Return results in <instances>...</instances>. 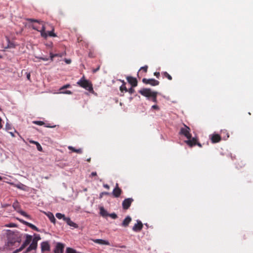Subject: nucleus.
Masks as SVG:
<instances>
[{
    "label": "nucleus",
    "mask_w": 253,
    "mask_h": 253,
    "mask_svg": "<svg viewBox=\"0 0 253 253\" xmlns=\"http://www.w3.org/2000/svg\"><path fill=\"white\" fill-rule=\"evenodd\" d=\"M120 91H121V92H123L124 91H125V92H127V88L126 87V85H125V84H122V85L120 87Z\"/></svg>",
    "instance_id": "nucleus-31"
},
{
    "label": "nucleus",
    "mask_w": 253,
    "mask_h": 253,
    "mask_svg": "<svg viewBox=\"0 0 253 253\" xmlns=\"http://www.w3.org/2000/svg\"><path fill=\"white\" fill-rule=\"evenodd\" d=\"M134 87H131L130 88L127 89V92H128L130 94H133L135 92V90L133 88Z\"/></svg>",
    "instance_id": "nucleus-38"
},
{
    "label": "nucleus",
    "mask_w": 253,
    "mask_h": 253,
    "mask_svg": "<svg viewBox=\"0 0 253 253\" xmlns=\"http://www.w3.org/2000/svg\"><path fill=\"white\" fill-rule=\"evenodd\" d=\"M87 162H90V161H91V158H88L87 160H86Z\"/></svg>",
    "instance_id": "nucleus-56"
},
{
    "label": "nucleus",
    "mask_w": 253,
    "mask_h": 253,
    "mask_svg": "<svg viewBox=\"0 0 253 253\" xmlns=\"http://www.w3.org/2000/svg\"><path fill=\"white\" fill-rule=\"evenodd\" d=\"M30 73H28L27 74V78L28 80H30Z\"/></svg>",
    "instance_id": "nucleus-50"
},
{
    "label": "nucleus",
    "mask_w": 253,
    "mask_h": 253,
    "mask_svg": "<svg viewBox=\"0 0 253 253\" xmlns=\"http://www.w3.org/2000/svg\"><path fill=\"white\" fill-rule=\"evenodd\" d=\"M229 137V133L227 132V130H222V139L226 140Z\"/></svg>",
    "instance_id": "nucleus-27"
},
{
    "label": "nucleus",
    "mask_w": 253,
    "mask_h": 253,
    "mask_svg": "<svg viewBox=\"0 0 253 253\" xmlns=\"http://www.w3.org/2000/svg\"><path fill=\"white\" fill-rule=\"evenodd\" d=\"M41 59L44 61H47L48 60V59L46 58H41Z\"/></svg>",
    "instance_id": "nucleus-55"
},
{
    "label": "nucleus",
    "mask_w": 253,
    "mask_h": 253,
    "mask_svg": "<svg viewBox=\"0 0 253 253\" xmlns=\"http://www.w3.org/2000/svg\"><path fill=\"white\" fill-rule=\"evenodd\" d=\"M8 205H3V206H2V207H6V206H7Z\"/></svg>",
    "instance_id": "nucleus-60"
},
{
    "label": "nucleus",
    "mask_w": 253,
    "mask_h": 253,
    "mask_svg": "<svg viewBox=\"0 0 253 253\" xmlns=\"http://www.w3.org/2000/svg\"><path fill=\"white\" fill-rule=\"evenodd\" d=\"M32 251V249L29 247L27 248L24 253H28Z\"/></svg>",
    "instance_id": "nucleus-41"
},
{
    "label": "nucleus",
    "mask_w": 253,
    "mask_h": 253,
    "mask_svg": "<svg viewBox=\"0 0 253 253\" xmlns=\"http://www.w3.org/2000/svg\"><path fill=\"white\" fill-rule=\"evenodd\" d=\"M23 250V249L21 247H20V248H19V249H17L16 250H15L14 251L13 253H19V252L22 251Z\"/></svg>",
    "instance_id": "nucleus-39"
},
{
    "label": "nucleus",
    "mask_w": 253,
    "mask_h": 253,
    "mask_svg": "<svg viewBox=\"0 0 253 253\" xmlns=\"http://www.w3.org/2000/svg\"><path fill=\"white\" fill-rule=\"evenodd\" d=\"M108 216L111 217L113 219H116L118 217L117 215L115 213L109 214Z\"/></svg>",
    "instance_id": "nucleus-37"
},
{
    "label": "nucleus",
    "mask_w": 253,
    "mask_h": 253,
    "mask_svg": "<svg viewBox=\"0 0 253 253\" xmlns=\"http://www.w3.org/2000/svg\"><path fill=\"white\" fill-rule=\"evenodd\" d=\"M64 221H66L67 224L70 226L73 227L75 228H77L78 227V224L72 221L69 217L65 218Z\"/></svg>",
    "instance_id": "nucleus-17"
},
{
    "label": "nucleus",
    "mask_w": 253,
    "mask_h": 253,
    "mask_svg": "<svg viewBox=\"0 0 253 253\" xmlns=\"http://www.w3.org/2000/svg\"><path fill=\"white\" fill-rule=\"evenodd\" d=\"M46 215L47 216V217L49 219L50 221L52 223H53L54 224L55 223L56 219L55 218L53 214V213H52L51 212H48V213L46 214Z\"/></svg>",
    "instance_id": "nucleus-22"
},
{
    "label": "nucleus",
    "mask_w": 253,
    "mask_h": 253,
    "mask_svg": "<svg viewBox=\"0 0 253 253\" xmlns=\"http://www.w3.org/2000/svg\"><path fill=\"white\" fill-rule=\"evenodd\" d=\"M92 240L94 243L96 244L100 245H110V243L106 240H104L102 239H93Z\"/></svg>",
    "instance_id": "nucleus-18"
},
{
    "label": "nucleus",
    "mask_w": 253,
    "mask_h": 253,
    "mask_svg": "<svg viewBox=\"0 0 253 253\" xmlns=\"http://www.w3.org/2000/svg\"><path fill=\"white\" fill-rule=\"evenodd\" d=\"M7 46L5 47L6 48H14L15 47L14 43L13 42H10L8 38H7Z\"/></svg>",
    "instance_id": "nucleus-24"
},
{
    "label": "nucleus",
    "mask_w": 253,
    "mask_h": 253,
    "mask_svg": "<svg viewBox=\"0 0 253 253\" xmlns=\"http://www.w3.org/2000/svg\"><path fill=\"white\" fill-rule=\"evenodd\" d=\"M139 93L142 95L151 99L153 102L156 103L157 102V96L158 92L156 91H152L150 88H143L139 90Z\"/></svg>",
    "instance_id": "nucleus-2"
},
{
    "label": "nucleus",
    "mask_w": 253,
    "mask_h": 253,
    "mask_svg": "<svg viewBox=\"0 0 253 253\" xmlns=\"http://www.w3.org/2000/svg\"><path fill=\"white\" fill-rule=\"evenodd\" d=\"M20 185H22V184H19V185H16V187H17V188H18L21 189Z\"/></svg>",
    "instance_id": "nucleus-54"
},
{
    "label": "nucleus",
    "mask_w": 253,
    "mask_h": 253,
    "mask_svg": "<svg viewBox=\"0 0 253 253\" xmlns=\"http://www.w3.org/2000/svg\"><path fill=\"white\" fill-rule=\"evenodd\" d=\"M19 213H20L23 216L27 217V218L31 219V216L28 214L26 212L20 210L18 211Z\"/></svg>",
    "instance_id": "nucleus-28"
},
{
    "label": "nucleus",
    "mask_w": 253,
    "mask_h": 253,
    "mask_svg": "<svg viewBox=\"0 0 253 253\" xmlns=\"http://www.w3.org/2000/svg\"><path fill=\"white\" fill-rule=\"evenodd\" d=\"M32 251V249L29 247L27 248L24 253H28Z\"/></svg>",
    "instance_id": "nucleus-42"
},
{
    "label": "nucleus",
    "mask_w": 253,
    "mask_h": 253,
    "mask_svg": "<svg viewBox=\"0 0 253 253\" xmlns=\"http://www.w3.org/2000/svg\"><path fill=\"white\" fill-rule=\"evenodd\" d=\"M2 58V56L0 55V58Z\"/></svg>",
    "instance_id": "nucleus-64"
},
{
    "label": "nucleus",
    "mask_w": 253,
    "mask_h": 253,
    "mask_svg": "<svg viewBox=\"0 0 253 253\" xmlns=\"http://www.w3.org/2000/svg\"><path fill=\"white\" fill-rule=\"evenodd\" d=\"M33 123L34 124L38 125H39V126H42V125H43L44 124V123L43 122H42V121H34Z\"/></svg>",
    "instance_id": "nucleus-34"
},
{
    "label": "nucleus",
    "mask_w": 253,
    "mask_h": 253,
    "mask_svg": "<svg viewBox=\"0 0 253 253\" xmlns=\"http://www.w3.org/2000/svg\"><path fill=\"white\" fill-rule=\"evenodd\" d=\"M10 134L12 135V136H14L13 133L10 132Z\"/></svg>",
    "instance_id": "nucleus-58"
},
{
    "label": "nucleus",
    "mask_w": 253,
    "mask_h": 253,
    "mask_svg": "<svg viewBox=\"0 0 253 253\" xmlns=\"http://www.w3.org/2000/svg\"><path fill=\"white\" fill-rule=\"evenodd\" d=\"M190 131V128L185 125H184V127L180 128L179 134L185 136L187 138H191L192 135Z\"/></svg>",
    "instance_id": "nucleus-4"
},
{
    "label": "nucleus",
    "mask_w": 253,
    "mask_h": 253,
    "mask_svg": "<svg viewBox=\"0 0 253 253\" xmlns=\"http://www.w3.org/2000/svg\"><path fill=\"white\" fill-rule=\"evenodd\" d=\"M154 75L157 78H159L160 77V73L159 72H155L154 73Z\"/></svg>",
    "instance_id": "nucleus-46"
},
{
    "label": "nucleus",
    "mask_w": 253,
    "mask_h": 253,
    "mask_svg": "<svg viewBox=\"0 0 253 253\" xmlns=\"http://www.w3.org/2000/svg\"><path fill=\"white\" fill-rule=\"evenodd\" d=\"M8 243H9V244H12V243H11V242H8Z\"/></svg>",
    "instance_id": "nucleus-63"
},
{
    "label": "nucleus",
    "mask_w": 253,
    "mask_h": 253,
    "mask_svg": "<svg viewBox=\"0 0 253 253\" xmlns=\"http://www.w3.org/2000/svg\"><path fill=\"white\" fill-rule=\"evenodd\" d=\"M64 53H57V54H53L52 53H50V57L51 61H53V58L55 57H62L63 56Z\"/></svg>",
    "instance_id": "nucleus-25"
},
{
    "label": "nucleus",
    "mask_w": 253,
    "mask_h": 253,
    "mask_svg": "<svg viewBox=\"0 0 253 253\" xmlns=\"http://www.w3.org/2000/svg\"><path fill=\"white\" fill-rule=\"evenodd\" d=\"M152 108L154 109L159 110V107L157 105H153Z\"/></svg>",
    "instance_id": "nucleus-40"
},
{
    "label": "nucleus",
    "mask_w": 253,
    "mask_h": 253,
    "mask_svg": "<svg viewBox=\"0 0 253 253\" xmlns=\"http://www.w3.org/2000/svg\"><path fill=\"white\" fill-rule=\"evenodd\" d=\"M32 239V236L30 235H26V240L24 241L23 244L21 246L23 249L26 248V246H27L31 242Z\"/></svg>",
    "instance_id": "nucleus-15"
},
{
    "label": "nucleus",
    "mask_w": 253,
    "mask_h": 253,
    "mask_svg": "<svg viewBox=\"0 0 253 253\" xmlns=\"http://www.w3.org/2000/svg\"><path fill=\"white\" fill-rule=\"evenodd\" d=\"M56 217L60 219H63L64 220V218H67L65 216V215L63 214H62L61 213H57L56 214Z\"/></svg>",
    "instance_id": "nucleus-29"
},
{
    "label": "nucleus",
    "mask_w": 253,
    "mask_h": 253,
    "mask_svg": "<svg viewBox=\"0 0 253 253\" xmlns=\"http://www.w3.org/2000/svg\"><path fill=\"white\" fill-rule=\"evenodd\" d=\"M65 62L67 63V64H70L71 63V59H65Z\"/></svg>",
    "instance_id": "nucleus-44"
},
{
    "label": "nucleus",
    "mask_w": 253,
    "mask_h": 253,
    "mask_svg": "<svg viewBox=\"0 0 253 253\" xmlns=\"http://www.w3.org/2000/svg\"><path fill=\"white\" fill-rule=\"evenodd\" d=\"M162 75L164 78H166L170 81L172 80V77L167 72H162Z\"/></svg>",
    "instance_id": "nucleus-26"
},
{
    "label": "nucleus",
    "mask_w": 253,
    "mask_h": 253,
    "mask_svg": "<svg viewBox=\"0 0 253 253\" xmlns=\"http://www.w3.org/2000/svg\"><path fill=\"white\" fill-rule=\"evenodd\" d=\"M37 146V148L38 151L42 152V148L40 144L38 142L37 144H36Z\"/></svg>",
    "instance_id": "nucleus-35"
},
{
    "label": "nucleus",
    "mask_w": 253,
    "mask_h": 253,
    "mask_svg": "<svg viewBox=\"0 0 253 253\" xmlns=\"http://www.w3.org/2000/svg\"><path fill=\"white\" fill-rule=\"evenodd\" d=\"M88 56L90 58H94L95 57V54L93 51L90 50L88 52Z\"/></svg>",
    "instance_id": "nucleus-33"
},
{
    "label": "nucleus",
    "mask_w": 253,
    "mask_h": 253,
    "mask_svg": "<svg viewBox=\"0 0 253 253\" xmlns=\"http://www.w3.org/2000/svg\"><path fill=\"white\" fill-rule=\"evenodd\" d=\"M2 179V177L0 176V180H1Z\"/></svg>",
    "instance_id": "nucleus-62"
},
{
    "label": "nucleus",
    "mask_w": 253,
    "mask_h": 253,
    "mask_svg": "<svg viewBox=\"0 0 253 253\" xmlns=\"http://www.w3.org/2000/svg\"><path fill=\"white\" fill-rule=\"evenodd\" d=\"M70 87H71V85L69 84H67L66 85H63V86H62L60 88V89H59L60 92L61 93H64V94H71L72 93V92L70 90L63 91V89H66V88H69Z\"/></svg>",
    "instance_id": "nucleus-16"
},
{
    "label": "nucleus",
    "mask_w": 253,
    "mask_h": 253,
    "mask_svg": "<svg viewBox=\"0 0 253 253\" xmlns=\"http://www.w3.org/2000/svg\"><path fill=\"white\" fill-rule=\"evenodd\" d=\"M100 213L102 216H107L109 215V213H107V211L103 207L100 208Z\"/></svg>",
    "instance_id": "nucleus-23"
},
{
    "label": "nucleus",
    "mask_w": 253,
    "mask_h": 253,
    "mask_svg": "<svg viewBox=\"0 0 253 253\" xmlns=\"http://www.w3.org/2000/svg\"><path fill=\"white\" fill-rule=\"evenodd\" d=\"M17 219L21 223L28 226V227H30L32 229L34 230L35 231H39L38 228L34 224H33L31 223L28 222L22 219L19 218H17Z\"/></svg>",
    "instance_id": "nucleus-10"
},
{
    "label": "nucleus",
    "mask_w": 253,
    "mask_h": 253,
    "mask_svg": "<svg viewBox=\"0 0 253 253\" xmlns=\"http://www.w3.org/2000/svg\"><path fill=\"white\" fill-rule=\"evenodd\" d=\"M13 207L14 208H15L16 206H15L14 204H13Z\"/></svg>",
    "instance_id": "nucleus-61"
},
{
    "label": "nucleus",
    "mask_w": 253,
    "mask_h": 253,
    "mask_svg": "<svg viewBox=\"0 0 253 253\" xmlns=\"http://www.w3.org/2000/svg\"><path fill=\"white\" fill-rule=\"evenodd\" d=\"M29 142H30V143L34 144H35V145L37 144V143H38V142H37V141H34V140H29Z\"/></svg>",
    "instance_id": "nucleus-47"
},
{
    "label": "nucleus",
    "mask_w": 253,
    "mask_h": 253,
    "mask_svg": "<svg viewBox=\"0 0 253 253\" xmlns=\"http://www.w3.org/2000/svg\"><path fill=\"white\" fill-rule=\"evenodd\" d=\"M5 128H6V130H8V129H11L10 126L9 124H7L6 125Z\"/></svg>",
    "instance_id": "nucleus-45"
},
{
    "label": "nucleus",
    "mask_w": 253,
    "mask_h": 253,
    "mask_svg": "<svg viewBox=\"0 0 253 253\" xmlns=\"http://www.w3.org/2000/svg\"><path fill=\"white\" fill-rule=\"evenodd\" d=\"M123 191L121 188L119 187V184L116 183L115 188L113 189L112 194L114 197L118 198L122 193Z\"/></svg>",
    "instance_id": "nucleus-8"
},
{
    "label": "nucleus",
    "mask_w": 253,
    "mask_h": 253,
    "mask_svg": "<svg viewBox=\"0 0 253 253\" xmlns=\"http://www.w3.org/2000/svg\"><path fill=\"white\" fill-rule=\"evenodd\" d=\"M143 227V224L140 221H137V223L135 224L132 227V230L134 231L138 232L140 231Z\"/></svg>",
    "instance_id": "nucleus-14"
},
{
    "label": "nucleus",
    "mask_w": 253,
    "mask_h": 253,
    "mask_svg": "<svg viewBox=\"0 0 253 253\" xmlns=\"http://www.w3.org/2000/svg\"><path fill=\"white\" fill-rule=\"evenodd\" d=\"M5 226L8 227H16L17 225L15 223H10L9 224L5 225Z\"/></svg>",
    "instance_id": "nucleus-36"
},
{
    "label": "nucleus",
    "mask_w": 253,
    "mask_h": 253,
    "mask_svg": "<svg viewBox=\"0 0 253 253\" xmlns=\"http://www.w3.org/2000/svg\"><path fill=\"white\" fill-rule=\"evenodd\" d=\"M133 199L131 198L125 199L122 202V207L124 210H127L130 207Z\"/></svg>",
    "instance_id": "nucleus-6"
},
{
    "label": "nucleus",
    "mask_w": 253,
    "mask_h": 253,
    "mask_svg": "<svg viewBox=\"0 0 253 253\" xmlns=\"http://www.w3.org/2000/svg\"><path fill=\"white\" fill-rule=\"evenodd\" d=\"M38 240H36V238H34L32 242V243L29 246V247L32 249V250H36L38 246Z\"/></svg>",
    "instance_id": "nucleus-20"
},
{
    "label": "nucleus",
    "mask_w": 253,
    "mask_h": 253,
    "mask_svg": "<svg viewBox=\"0 0 253 253\" xmlns=\"http://www.w3.org/2000/svg\"><path fill=\"white\" fill-rule=\"evenodd\" d=\"M142 82L145 84H149L152 86L158 85L159 84V82L154 79H147L146 78H143L142 79Z\"/></svg>",
    "instance_id": "nucleus-7"
},
{
    "label": "nucleus",
    "mask_w": 253,
    "mask_h": 253,
    "mask_svg": "<svg viewBox=\"0 0 253 253\" xmlns=\"http://www.w3.org/2000/svg\"><path fill=\"white\" fill-rule=\"evenodd\" d=\"M109 193L108 192H102L100 195V197H102V194L108 195Z\"/></svg>",
    "instance_id": "nucleus-49"
},
{
    "label": "nucleus",
    "mask_w": 253,
    "mask_h": 253,
    "mask_svg": "<svg viewBox=\"0 0 253 253\" xmlns=\"http://www.w3.org/2000/svg\"><path fill=\"white\" fill-rule=\"evenodd\" d=\"M2 120L0 118V129H1L2 127V125L1 124Z\"/></svg>",
    "instance_id": "nucleus-52"
},
{
    "label": "nucleus",
    "mask_w": 253,
    "mask_h": 253,
    "mask_svg": "<svg viewBox=\"0 0 253 253\" xmlns=\"http://www.w3.org/2000/svg\"><path fill=\"white\" fill-rule=\"evenodd\" d=\"M64 245L60 243H58L56 244V248L54 250V253H63Z\"/></svg>",
    "instance_id": "nucleus-11"
},
{
    "label": "nucleus",
    "mask_w": 253,
    "mask_h": 253,
    "mask_svg": "<svg viewBox=\"0 0 253 253\" xmlns=\"http://www.w3.org/2000/svg\"><path fill=\"white\" fill-rule=\"evenodd\" d=\"M77 84L91 93L94 92L91 83L86 80L84 76L77 82Z\"/></svg>",
    "instance_id": "nucleus-3"
},
{
    "label": "nucleus",
    "mask_w": 253,
    "mask_h": 253,
    "mask_svg": "<svg viewBox=\"0 0 253 253\" xmlns=\"http://www.w3.org/2000/svg\"><path fill=\"white\" fill-rule=\"evenodd\" d=\"M188 140H185V142L189 145L190 147H193L196 145H198L199 147H202L201 144L197 142V140L196 138L193 137L191 138H187Z\"/></svg>",
    "instance_id": "nucleus-5"
},
{
    "label": "nucleus",
    "mask_w": 253,
    "mask_h": 253,
    "mask_svg": "<svg viewBox=\"0 0 253 253\" xmlns=\"http://www.w3.org/2000/svg\"><path fill=\"white\" fill-rule=\"evenodd\" d=\"M68 148L69 150H71L72 152H76L79 154H82L83 152L82 149L81 148L77 149L71 146H68Z\"/></svg>",
    "instance_id": "nucleus-21"
},
{
    "label": "nucleus",
    "mask_w": 253,
    "mask_h": 253,
    "mask_svg": "<svg viewBox=\"0 0 253 253\" xmlns=\"http://www.w3.org/2000/svg\"><path fill=\"white\" fill-rule=\"evenodd\" d=\"M91 175L92 176H96L97 175V173L96 172H92L91 173Z\"/></svg>",
    "instance_id": "nucleus-51"
},
{
    "label": "nucleus",
    "mask_w": 253,
    "mask_h": 253,
    "mask_svg": "<svg viewBox=\"0 0 253 253\" xmlns=\"http://www.w3.org/2000/svg\"><path fill=\"white\" fill-rule=\"evenodd\" d=\"M27 20L30 22H37L42 25V27L41 30H39V28L34 25H33L32 27L33 29L40 32L41 33V36L44 39H46L48 36L54 37L57 36L54 33V29H52L51 31L48 32L47 33L45 32L46 28L44 26V22L43 21L32 18H28Z\"/></svg>",
    "instance_id": "nucleus-1"
},
{
    "label": "nucleus",
    "mask_w": 253,
    "mask_h": 253,
    "mask_svg": "<svg viewBox=\"0 0 253 253\" xmlns=\"http://www.w3.org/2000/svg\"><path fill=\"white\" fill-rule=\"evenodd\" d=\"M147 69H148V66L147 65L145 66H143V67H141V68L140 69L138 73V76L139 75V73L141 71H142L143 72H144L145 73H146L147 72Z\"/></svg>",
    "instance_id": "nucleus-30"
},
{
    "label": "nucleus",
    "mask_w": 253,
    "mask_h": 253,
    "mask_svg": "<svg viewBox=\"0 0 253 253\" xmlns=\"http://www.w3.org/2000/svg\"><path fill=\"white\" fill-rule=\"evenodd\" d=\"M210 138L211 142L213 143L220 141L221 137L219 134H212L210 135Z\"/></svg>",
    "instance_id": "nucleus-12"
},
{
    "label": "nucleus",
    "mask_w": 253,
    "mask_h": 253,
    "mask_svg": "<svg viewBox=\"0 0 253 253\" xmlns=\"http://www.w3.org/2000/svg\"><path fill=\"white\" fill-rule=\"evenodd\" d=\"M121 248H126V246H122L121 247Z\"/></svg>",
    "instance_id": "nucleus-59"
},
{
    "label": "nucleus",
    "mask_w": 253,
    "mask_h": 253,
    "mask_svg": "<svg viewBox=\"0 0 253 253\" xmlns=\"http://www.w3.org/2000/svg\"><path fill=\"white\" fill-rule=\"evenodd\" d=\"M126 80L128 83L131 85L132 87H135L137 85V80L135 78L131 76H127Z\"/></svg>",
    "instance_id": "nucleus-9"
},
{
    "label": "nucleus",
    "mask_w": 253,
    "mask_h": 253,
    "mask_svg": "<svg viewBox=\"0 0 253 253\" xmlns=\"http://www.w3.org/2000/svg\"><path fill=\"white\" fill-rule=\"evenodd\" d=\"M100 69V66H98V67L95 69H93L92 72L93 73H96Z\"/></svg>",
    "instance_id": "nucleus-43"
},
{
    "label": "nucleus",
    "mask_w": 253,
    "mask_h": 253,
    "mask_svg": "<svg viewBox=\"0 0 253 253\" xmlns=\"http://www.w3.org/2000/svg\"><path fill=\"white\" fill-rule=\"evenodd\" d=\"M131 221V218L129 216H126L125 219L123 220L122 225L124 227H127L128 226L129 223Z\"/></svg>",
    "instance_id": "nucleus-19"
},
{
    "label": "nucleus",
    "mask_w": 253,
    "mask_h": 253,
    "mask_svg": "<svg viewBox=\"0 0 253 253\" xmlns=\"http://www.w3.org/2000/svg\"><path fill=\"white\" fill-rule=\"evenodd\" d=\"M66 253H77L76 251L70 248H67L66 249Z\"/></svg>",
    "instance_id": "nucleus-32"
},
{
    "label": "nucleus",
    "mask_w": 253,
    "mask_h": 253,
    "mask_svg": "<svg viewBox=\"0 0 253 253\" xmlns=\"http://www.w3.org/2000/svg\"><path fill=\"white\" fill-rule=\"evenodd\" d=\"M41 250L42 252L50 250V245L48 242H43L41 243Z\"/></svg>",
    "instance_id": "nucleus-13"
},
{
    "label": "nucleus",
    "mask_w": 253,
    "mask_h": 253,
    "mask_svg": "<svg viewBox=\"0 0 253 253\" xmlns=\"http://www.w3.org/2000/svg\"><path fill=\"white\" fill-rule=\"evenodd\" d=\"M47 127H54L55 126H46Z\"/></svg>",
    "instance_id": "nucleus-57"
},
{
    "label": "nucleus",
    "mask_w": 253,
    "mask_h": 253,
    "mask_svg": "<svg viewBox=\"0 0 253 253\" xmlns=\"http://www.w3.org/2000/svg\"><path fill=\"white\" fill-rule=\"evenodd\" d=\"M103 187L107 189H109L110 188L109 186L107 184H104Z\"/></svg>",
    "instance_id": "nucleus-48"
},
{
    "label": "nucleus",
    "mask_w": 253,
    "mask_h": 253,
    "mask_svg": "<svg viewBox=\"0 0 253 253\" xmlns=\"http://www.w3.org/2000/svg\"><path fill=\"white\" fill-rule=\"evenodd\" d=\"M122 83V84H125L126 85V83L124 81V80H120Z\"/></svg>",
    "instance_id": "nucleus-53"
}]
</instances>
